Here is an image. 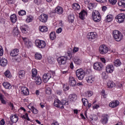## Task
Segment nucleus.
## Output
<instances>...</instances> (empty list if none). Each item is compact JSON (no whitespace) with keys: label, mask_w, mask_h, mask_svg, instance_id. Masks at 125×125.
<instances>
[{"label":"nucleus","mask_w":125,"mask_h":125,"mask_svg":"<svg viewBox=\"0 0 125 125\" xmlns=\"http://www.w3.org/2000/svg\"><path fill=\"white\" fill-rule=\"evenodd\" d=\"M113 37L116 42H121L123 40V34L118 30H114L112 33Z\"/></svg>","instance_id":"obj_1"},{"label":"nucleus","mask_w":125,"mask_h":125,"mask_svg":"<svg viewBox=\"0 0 125 125\" xmlns=\"http://www.w3.org/2000/svg\"><path fill=\"white\" fill-rule=\"evenodd\" d=\"M92 18L95 22H100L101 21V16L98 11H93L92 13Z\"/></svg>","instance_id":"obj_2"},{"label":"nucleus","mask_w":125,"mask_h":125,"mask_svg":"<svg viewBox=\"0 0 125 125\" xmlns=\"http://www.w3.org/2000/svg\"><path fill=\"white\" fill-rule=\"evenodd\" d=\"M76 74L78 80H83L85 76V72L82 68L77 69Z\"/></svg>","instance_id":"obj_3"},{"label":"nucleus","mask_w":125,"mask_h":125,"mask_svg":"<svg viewBox=\"0 0 125 125\" xmlns=\"http://www.w3.org/2000/svg\"><path fill=\"white\" fill-rule=\"evenodd\" d=\"M35 44L39 48H44L46 45V43L44 41L37 40L35 41Z\"/></svg>","instance_id":"obj_4"},{"label":"nucleus","mask_w":125,"mask_h":125,"mask_svg":"<svg viewBox=\"0 0 125 125\" xmlns=\"http://www.w3.org/2000/svg\"><path fill=\"white\" fill-rule=\"evenodd\" d=\"M87 39L91 42H93L97 38V34L95 32H89L87 35Z\"/></svg>","instance_id":"obj_5"},{"label":"nucleus","mask_w":125,"mask_h":125,"mask_svg":"<svg viewBox=\"0 0 125 125\" xmlns=\"http://www.w3.org/2000/svg\"><path fill=\"white\" fill-rule=\"evenodd\" d=\"M93 69L96 70V71H102L104 65L102 63L100 62H97L93 64Z\"/></svg>","instance_id":"obj_6"},{"label":"nucleus","mask_w":125,"mask_h":125,"mask_svg":"<svg viewBox=\"0 0 125 125\" xmlns=\"http://www.w3.org/2000/svg\"><path fill=\"white\" fill-rule=\"evenodd\" d=\"M99 52L101 54H106L109 50V48L105 45H102L99 47Z\"/></svg>","instance_id":"obj_7"},{"label":"nucleus","mask_w":125,"mask_h":125,"mask_svg":"<svg viewBox=\"0 0 125 125\" xmlns=\"http://www.w3.org/2000/svg\"><path fill=\"white\" fill-rule=\"evenodd\" d=\"M117 22L118 23H123L125 21V15L124 13L118 14L116 17Z\"/></svg>","instance_id":"obj_8"},{"label":"nucleus","mask_w":125,"mask_h":125,"mask_svg":"<svg viewBox=\"0 0 125 125\" xmlns=\"http://www.w3.org/2000/svg\"><path fill=\"white\" fill-rule=\"evenodd\" d=\"M58 62L59 65H65L67 63V57L62 56L58 58Z\"/></svg>","instance_id":"obj_9"},{"label":"nucleus","mask_w":125,"mask_h":125,"mask_svg":"<svg viewBox=\"0 0 125 125\" xmlns=\"http://www.w3.org/2000/svg\"><path fill=\"white\" fill-rule=\"evenodd\" d=\"M114 65L113 64H107L105 67V71L108 74H112L114 72Z\"/></svg>","instance_id":"obj_10"},{"label":"nucleus","mask_w":125,"mask_h":125,"mask_svg":"<svg viewBox=\"0 0 125 125\" xmlns=\"http://www.w3.org/2000/svg\"><path fill=\"white\" fill-rule=\"evenodd\" d=\"M39 19L41 22H42L43 23H45L47 21V19H48V16L46 14H42L39 17Z\"/></svg>","instance_id":"obj_11"},{"label":"nucleus","mask_w":125,"mask_h":125,"mask_svg":"<svg viewBox=\"0 0 125 125\" xmlns=\"http://www.w3.org/2000/svg\"><path fill=\"white\" fill-rule=\"evenodd\" d=\"M54 105L57 108H60L61 109H64V106L61 104V102L57 99H55Z\"/></svg>","instance_id":"obj_12"},{"label":"nucleus","mask_w":125,"mask_h":125,"mask_svg":"<svg viewBox=\"0 0 125 125\" xmlns=\"http://www.w3.org/2000/svg\"><path fill=\"white\" fill-rule=\"evenodd\" d=\"M25 45L28 47V48H30L33 45L32 42L29 41V39L27 38L22 37V38Z\"/></svg>","instance_id":"obj_13"},{"label":"nucleus","mask_w":125,"mask_h":125,"mask_svg":"<svg viewBox=\"0 0 125 125\" xmlns=\"http://www.w3.org/2000/svg\"><path fill=\"white\" fill-rule=\"evenodd\" d=\"M51 78V74L49 73H45L43 75V82L44 83H47L49 81V79Z\"/></svg>","instance_id":"obj_14"},{"label":"nucleus","mask_w":125,"mask_h":125,"mask_svg":"<svg viewBox=\"0 0 125 125\" xmlns=\"http://www.w3.org/2000/svg\"><path fill=\"white\" fill-rule=\"evenodd\" d=\"M69 84L71 86H75L76 84H77V81H76V80L74 77L70 76L69 78Z\"/></svg>","instance_id":"obj_15"},{"label":"nucleus","mask_w":125,"mask_h":125,"mask_svg":"<svg viewBox=\"0 0 125 125\" xmlns=\"http://www.w3.org/2000/svg\"><path fill=\"white\" fill-rule=\"evenodd\" d=\"M21 93L23 95H29V94H30V92L29 91V89H28V88H27L26 87L23 86V87H21Z\"/></svg>","instance_id":"obj_16"},{"label":"nucleus","mask_w":125,"mask_h":125,"mask_svg":"<svg viewBox=\"0 0 125 125\" xmlns=\"http://www.w3.org/2000/svg\"><path fill=\"white\" fill-rule=\"evenodd\" d=\"M73 62L76 66H81L82 65V60L78 57H75L73 58Z\"/></svg>","instance_id":"obj_17"},{"label":"nucleus","mask_w":125,"mask_h":125,"mask_svg":"<svg viewBox=\"0 0 125 125\" xmlns=\"http://www.w3.org/2000/svg\"><path fill=\"white\" fill-rule=\"evenodd\" d=\"M87 16V12L84 10H82L80 13H79V18L80 19H82V20H83Z\"/></svg>","instance_id":"obj_18"},{"label":"nucleus","mask_w":125,"mask_h":125,"mask_svg":"<svg viewBox=\"0 0 125 125\" xmlns=\"http://www.w3.org/2000/svg\"><path fill=\"white\" fill-rule=\"evenodd\" d=\"M120 102L118 101H113L109 103V106L111 108H116L117 106H119Z\"/></svg>","instance_id":"obj_19"},{"label":"nucleus","mask_w":125,"mask_h":125,"mask_svg":"<svg viewBox=\"0 0 125 125\" xmlns=\"http://www.w3.org/2000/svg\"><path fill=\"white\" fill-rule=\"evenodd\" d=\"M86 81L88 83H93L95 81V78L92 76H88L86 78Z\"/></svg>","instance_id":"obj_20"},{"label":"nucleus","mask_w":125,"mask_h":125,"mask_svg":"<svg viewBox=\"0 0 125 125\" xmlns=\"http://www.w3.org/2000/svg\"><path fill=\"white\" fill-rule=\"evenodd\" d=\"M10 119L11 120V122L12 123H14L15 124H16L18 122V116L16 115H12L10 116Z\"/></svg>","instance_id":"obj_21"},{"label":"nucleus","mask_w":125,"mask_h":125,"mask_svg":"<svg viewBox=\"0 0 125 125\" xmlns=\"http://www.w3.org/2000/svg\"><path fill=\"white\" fill-rule=\"evenodd\" d=\"M33 79L34 80L35 83H36V84H38V85L41 84L42 82V78H41L40 76L34 77Z\"/></svg>","instance_id":"obj_22"},{"label":"nucleus","mask_w":125,"mask_h":125,"mask_svg":"<svg viewBox=\"0 0 125 125\" xmlns=\"http://www.w3.org/2000/svg\"><path fill=\"white\" fill-rule=\"evenodd\" d=\"M18 52H19V50L15 49L11 51L10 55L12 56V57H15V56L18 55Z\"/></svg>","instance_id":"obj_23"},{"label":"nucleus","mask_w":125,"mask_h":125,"mask_svg":"<svg viewBox=\"0 0 125 125\" xmlns=\"http://www.w3.org/2000/svg\"><path fill=\"white\" fill-rule=\"evenodd\" d=\"M25 74L26 72L24 70H20L18 72V76L20 79H24L25 78Z\"/></svg>","instance_id":"obj_24"},{"label":"nucleus","mask_w":125,"mask_h":125,"mask_svg":"<svg viewBox=\"0 0 125 125\" xmlns=\"http://www.w3.org/2000/svg\"><path fill=\"white\" fill-rule=\"evenodd\" d=\"M55 12L58 14H63V8L61 6H58L55 9Z\"/></svg>","instance_id":"obj_25"},{"label":"nucleus","mask_w":125,"mask_h":125,"mask_svg":"<svg viewBox=\"0 0 125 125\" xmlns=\"http://www.w3.org/2000/svg\"><path fill=\"white\" fill-rule=\"evenodd\" d=\"M0 65L4 67L7 65V60L4 58L1 59L0 61Z\"/></svg>","instance_id":"obj_26"},{"label":"nucleus","mask_w":125,"mask_h":125,"mask_svg":"<svg viewBox=\"0 0 125 125\" xmlns=\"http://www.w3.org/2000/svg\"><path fill=\"white\" fill-rule=\"evenodd\" d=\"M28 109L30 110L33 113V114H38L39 113V110L37 109V108H35L34 106H31V105L28 106Z\"/></svg>","instance_id":"obj_27"},{"label":"nucleus","mask_w":125,"mask_h":125,"mask_svg":"<svg viewBox=\"0 0 125 125\" xmlns=\"http://www.w3.org/2000/svg\"><path fill=\"white\" fill-rule=\"evenodd\" d=\"M116 86V84L113 81H108L107 83V87L108 88H113Z\"/></svg>","instance_id":"obj_28"},{"label":"nucleus","mask_w":125,"mask_h":125,"mask_svg":"<svg viewBox=\"0 0 125 125\" xmlns=\"http://www.w3.org/2000/svg\"><path fill=\"white\" fill-rule=\"evenodd\" d=\"M113 65L115 67H120L122 65V62L119 59H117L115 60L113 62Z\"/></svg>","instance_id":"obj_29"},{"label":"nucleus","mask_w":125,"mask_h":125,"mask_svg":"<svg viewBox=\"0 0 125 125\" xmlns=\"http://www.w3.org/2000/svg\"><path fill=\"white\" fill-rule=\"evenodd\" d=\"M2 84L4 88H6V89H10L12 87L11 84H10L8 82H4Z\"/></svg>","instance_id":"obj_30"},{"label":"nucleus","mask_w":125,"mask_h":125,"mask_svg":"<svg viewBox=\"0 0 125 125\" xmlns=\"http://www.w3.org/2000/svg\"><path fill=\"white\" fill-rule=\"evenodd\" d=\"M10 20L12 23H15L17 21V16L15 14L11 15Z\"/></svg>","instance_id":"obj_31"},{"label":"nucleus","mask_w":125,"mask_h":125,"mask_svg":"<svg viewBox=\"0 0 125 125\" xmlns=\"http://www.w3.org/2000/svg\"><path fill=\"white\" fill-rule=\"evenodd\" d=\"M114 19V16L112 14H109L106 16V21L107 22H111Z\"/></svg>","instance_id":"obj_32"},{"label":"nucleus","mask_w":125,"mask_h":125,"mask_svg":"<svg viewBox=\"0 0 125 125\" xmlns=\"http://www.w3.org/2000/svg\"><path fill=\"white\" fill-rule=\"evenodd\" d=\"M48 28L45 26H39V30L42 33L47 32Z\"/></svg>","instance_id":"obj_33"},{"label":"nucleus","mask_w":125,"mask_h":125,"mask_svg":"<svg viewBox=\"0 0 125 125\" xmlns=\"http://www.w3.org/2000/svg\"><path fill=\"white\" fill-rule=\"evenodd\" d=\"M72 8L74 9V10H79L81 9V6L78 3H74L72 4Z\"/></svg>","instance_id":"obj_34"},{"label":"nucleus","mask_w":125,"mask_h":125,"mask_svg":"<svg viewBox=\"0 0 125 125\" xmlns=\"http://www.w3.org/2000/svg\"><path fill=\"white\" fill-rule=\"evenodd\" d=\"M27 28H28V25L24 24L21 27L22 33L23 34H26L27 33Z\"/></svg>","instance_id":"obj_35"},{"label":"nucleus","mask_w":125,"mask_h":125,"mask_svg":"<svg viewBox=\"0 0 125 125\" xmlns=\"http://www.w3.org/2000/svg\"><path fill=\"white\" fill-rule=\"evenodd\" d=\"M118 4L119 6L125 8V0H122L118 2Z\"/></svg>","instance_id":"obj_36"},{"label":"nucleus","mask_w":125,"mask_h":125,"mask_svg":"<svg viewBox=\"0 0 125 125\" xmlns=\"http://www.w3.org/2000/svg\"><path fill=\"white\" fill-rule=\"evenodd\" d=\"M32 78H35L37 76V75H38V70H37V69L33 68L32 70Z\"/></svg>","instance_id":"obj_37"},{"label":"nucleus","mask_w":125,"mask_h":125,"mask_svg":"<svg viewBox=\"0 0 125 125\" xmlns=\"http://www.w3.org/2000/svg\"><path fill=\"white\" fill-rule=\"evenodd\" d=\"M33 20H34V17H33V16H28L26 20V22H27V23H31Z\"/></svg>","instance_id":"obj_38"},{"label":"nucleus","mask_w":125,"mask_h":125,"mask_svg":"<svg viewBox=\"0 0 125 125\" xmlns=\"http://www.w3.org/2000/svg\"><path fill=\"white\" fill-rule=\"evenodd\" d=\"M62 89L63 91H67L70 89V87L69 86V85L67 84H63Z\"/></svg>","instance_id":"obj_39"},{"label":"nucleus","mask_w":125,"mask_h":125,"mask_svg":"<svg viewBox=\"0 0 125 125\" xmlns=\"http://www.w3.org/2000/svg\"><path fill=\"white\" fill-rule=\"evenodd\" d=\"M68 21L69 22H71V23H73L74 22V19H75V17L73 14L69 15L68 16Z\"/></svg>","instance_id":"obj_40"},{"label":"nucleus","mask_w":125,"mask_h":125,"mask_svg":"<svg viewBox=\"0 0 125 125\" xmlns=\"http://www.w3.org/2000/svg\"><path fill=\"white\" fill-rule=\"evenodd\" d=\"M61 104L62 106H67V105H69V102L67 100H62V102H61Z\"/></svg>","instance_id":"obj_41"},{"label":"nucleus","mask_w":125,"mask_h":125,"mask_svg":"<svg viewBox=\"0 0 125 125\" xmlns=\"http://www.w3.org/2000/svg\"><path fill=\"white\" fill-rule=\"evenodd\" d=\"M69 99H70V101H75L77 99V95L75 94L70 95Z\"/></svg>","instance_id":"obj_42"},{"label":"nucleus","mask_w":125,"mask_h":125,"mask_svg":"<svg viewBox=\"0 0 125 125\" xmlns=\"http://www.w3.org/2000/svg\"><path fill=\"white\" fill-rule=\"evenodd\" d=\"M13 33L15 36H18L19 35V30L18 27H15L13 30Z\"/></svg>","instance_id":"obj_43"},{"label":"nucleus","mask_w":125,"mask_h":125,"mask_svg":"<svg viewBox=\"0 0 125 125\" xmlns=\"http://www.w3.org/2000/svg\"><path fill=\"white\" fill-rule=\"evenodd\" d=\"M50 39H51V40H52L53 41V40H55V39H56V36L55 35V32H52L50 33Z\"/></svg>","instance_id":"obj_44"},{"label":"nucleus","mask_w":125,"mask_h":125,"mask_svg":"<svg viewBox=\"0 0 125 125\" xmlns=\"http://www.w3.org/2000/svg\"><path fill=\"white\" fill-rule=\"evenodd\" d=\"M35 59H37V60H41V59H42V54L39 53H37L36 54H35Z\"/></svg>","instance_id":"obj_45"},{"label":"nucleus","mask_w":125,"mask_h":125,"mask_svg":"<svg viewBox=\"0 0 125 125\" xmlns=\"http://www.w3.org/2000/svg\"><path fill=\"white\" fill-rule=\"evenodd\" d=\"M93 94V93H92V91H88L85 93V96L86 97H91Z\"/></svg>","instance_id":"obj_46"},{"label":"nucleus","mask_w":125,"mask_h":125,"mask_svg":"<svg viewBox=\"0 0 125 125\" xmlns=\"http://www.w3.org/2000/svg\"><path fill=\"white\" fill-rule=\"evenodd\" d=\"M88 8L89 9V10L91 9H93V8H95V7H96V5L94 4H92L91 3H90L87 5Z\"/></svg>","instance_id":"obj_47"},{"label":"nucleus","mask_w":125,"mask_h":125,"mask_svg":"<svg viewBox=\"0 0 125 125\" xmlns=\"http://www.w3.org/2000/svg\"><path fill=\"white\" fill-rule=\"evenodd\" d=\"M82 100L84 106L87 107V104H88V101H87V99L85 98H83Z\"/></svg>","instance_id":"obj_48"},{"label":"nucleus","mask_w":125,"mask_h":125,"mask_svg":"<svg viewBox=\"0 0 125 125\" xmlns=\"http://www.w3.org/2000/svg\"><path fill=\"white\" fill-rule=\"evenodd\" d=\"M101 122L103 125H106L107 123H108V119L106 117H104L103 119L101 120Z\"/></svg>","instance_id":"obj_49"},{"label":"nucleus","mask_w":125,"mask_h":125,"mask_svg":"<svg viewBox=\"0 0 125 125\" xmlns=\"http://www.w3.org/2000/svg\"><path fill=\"white\" fill-rule=\"evenodd\" d=\"M4 75L7 78H11V74H10V72L8 70L4 72Z\"/></svg>","instance_id":"obj_50"},{"label":"nucleus","mask_w":125,"mask_h":125,"mask_svg":"<svg viewBox=\"0 0 125 125\" xmlns=\"http://www.w3.org/2000/svg\"><path fill=\"white\" fill-rule=\"evenodd\" d=\"M19 15L21 16H23L24 15H26V11L21 10L18 12Z\"/></svg>","instance_id":"obj_51"},{"label":"nucleus","mask_w":125,"mask_h":125,"mask_svg":"<svg viewBox=\"0 0 125 125\" xmlns=\"http://www.w3.org/2000/svg\"><path fill=\"white\" fill-rule=\"evenodd\" d=\"M34 2L35 4H37V5H40L41 4L42 2V0H34Z\"/></svg>","instance_id":"obj_52"},{"label":"nucleus","mask_w":125,"mask_h":125,"mask_svg":"<svg viewBox=\"0 0 125 125\" xmlns=\"http://www.w3.org/2000/svg\"><path fill=\"white\" fill-rule=\"evenodd\" d=\"M22 118L23 119H25V120H27V121H30V118H29V116L28 115V113H25L24 115L22 116Z\"/></svg>","instance_id":"obj_53"},{"label":"nucleus","mask_w":125,"mask_h":125,"mask_svg":"<svg viewBox=\"0 0 125 125\" xmlns=\"http://www.w3.org/2000/svg\"><path fill=\"white\" fill-rule=\"evenodd\" d=\"M66 57V60L68 59V60H71L72 59V57H73L72 54L68 53Z\"/></svg>","instance_id":"obj_54"},{"label":"nucleus","mask_w":125,"mask_h":125,"mask_svg":"<svg viewBox=\"0 0 125 125\" xmlns=\"http://www.w3.org/2000/svg\"><path fill=\"white\" fill-rule=\"evenodd\" d=\"M46 93L47 94H50L51 93V89L49 87H47L46 89Z\"/></svg>","instance_id":"obj_55"},{"label":"nucleus","mask_w":125,"mask_h":125,"mask_svg":"<svg viewBox=\"0 0 125 125\" xmlns=\"http://www.w3.org/2000/svg\"><path fill=\"white\" fill-rule=\"evenodd\" d=\"M48 62H49L50 64H52V63L54 62L53 59L51 58V57L48 58Z\"/></svg>","instance_id":"obj_56"},{"label":"nucleus","mask_w":125,"mask_h":125,"mask_svg":"<svg viewBox=\"0 0 125 125\" xmlns=\"http://www.w3.org/2000/svg\"><path fill=\"white\" fill-rule=\"evenodd\" d=\"M3 55V49L1 46H0V56H2Z\"/></svg>","instance_id":"obj_57"},{"label":"nucleus","mask_w":125,"mask_h":125,"mask_svg":"<svg viewBox=\"0 0 125 125\" xmlns=\"http://www.w3.org/2000/svg\"><path fill=\"white\" fill-rule=\"evenodd\" d=\"M109 2L111 4H116L117 3V0H109Z\"/></svg>","instance_id":"obj_58"},{"label":"nucleus","mask_w":125,"mask_h":125,"mask_svg":"<svg viewBox=\"0 0 125 125\" xmlns=\"http://www.w3.org/2000/svg\"><path fill=\"white\" fill-rule=\"evenodd\" d=\"M62 28H61V27H60V28H59L57 30L56 33H57V34H60V33H61V32H62Z\"/></svg>","instance_id":"obj_59"},{"label":"nucleus","mask_w":125,"mask_h":125,"mask_svg":"<svg viewBox=\"0 0 125 125\" xmlns=\"http://www.w3.org/2000/svg\"><path fill=\"white\" fill-rule=\"evenodd\" d=\"M78 51H79V47H74L73 48L74 53H76V52H78Z\"/></svg>","instance_id":"obj_60"},{"label":"nucleus","mask_w":125,"mask_h":125,"mask_svg":"<svg viewBox=\"0 0 125 125\" xmlns=\"http://www.w3.org/2000/svg\"><path fill=\"white\" fill-rule=\"evenodd\" d=\"M117 88H122V87H123V84H122L121 83H119L117 85Z\"/></svg>","instance_id":"obj_61"},{"label":"nucleus","mask_w":125,"mask_h":125,"mask_svg":"<svg viewBox=\"0 0 125 125\" xmlns=\"http://www.w3.org/2000/svg\"><path fill=\"white\" fill-rule=\"evenodd\" d=\"M100 60L103 63H106V60L105 59V58H101Z\"/></svg>","instance_id":"obj_62"},{"label":"nucleus","mask_w":125,"mask_h":125,"mask_svg":"<svg viewBox=\"0 0 125 125\" xmlns=\"http://www.w3.org/2000/svg\"><path fill=\"white\" fill-rule=\"evenodd\" d=\"M5 124V122L4 121V119H2L0 121V125H4Z\"/></svg>","instance_id":"obj_63"},{"label":"nucleus","mask_w":125,"mask_h":125,"mask_svg":"<svg viewBox=\"0 0 125 125\" xmlns=\"http://www.w3.org/2000/svg\"><path fill=\"white\" fill-rule=\"evenodd\" d=\"M52 125H59V123L57 121H53Z\"/></svg>","instance_id":"obj_64"}]
</instances>
